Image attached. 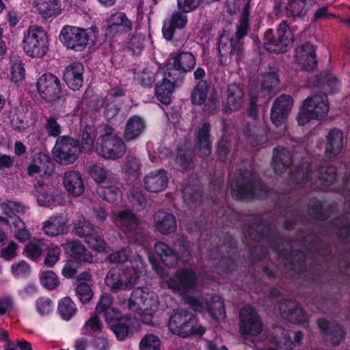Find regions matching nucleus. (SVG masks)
<instances>
[{"instance_id":"1","label":"nucleus","mask_w":350,"mask_h":350,"mask_svg":"<svg viewBox=\"0 0 350 350\" xmlns=\"http://www.w3.org/2000/svg\"><path fill=\"white\" fill-rule=\"evenodd\" d=\"M144 273L139 256L126 261L123 267L111 269L107 274L105 284L114 292L129 290L137 283Z\"/></svg>"},{"instance_id":"2","label":"nucleus","mask_w":350,"mask_h":350,"mask_svg":"<svg viewBox=\"0 0 350 350\" xmlns=\"http://www.w3.org/2000/svg\"><path fill=\"white\" fill-rule=\"evenodd\" d=\"M158 307L159 300L157 295L146 288L133 291L128 302L129 309L139 312L146 324L150 323V319L157 312Z\"/></svg>"},{"instance_id":"3","label":"nucleus","mask_w":350,"mask_h":350,"mask_svg":"<svg viewBox=\"0 0 350 350\" xmlns=\"http://www.w3.org/2000/svg\"><path fill=\"white\" fill-rule=\"evenodd\" d=\"M126 150L124 143L111 126L104 129L96 144V152L107 159L115 160L122 157Z\"/></svg>"},{"instance_id":"4","label":"nucleus","mask_w":350,"mask_h":350,"mask_svg":"<svg viewBox=\"0 0 350 350\" xmlns=\"http://www.w3.org/2000/svg\"><path fill=\"white\" fill-rule=\"evenodd\" d=\"M329 105L327 98L321 95H314L307 98L297 116L299 125L304 126L311 120H323L328 114Z\"/></svg>"},{"instance_id":"5","label":"nucleus","mask_w":350,"mask_h":350,"mask_svg":"<svg viewBox=\"0 0 350 350\" xmlns=\"http://www.w3.org/2000/svg\"><path fill=\"white\" fill-rule=\"evenodd\" d=\"M49 43L48 34L42 27L31 25L24 33L23 48L30 57H43L49 50Z\"/></svg>"},{"instance_id":"6","label":"nucleus","mask_w":350,"mask_h":350,"mask_svg":"<svg viewBox=\"0 0 350 350\" xmlns=\"http://www.w3.org/2000/svg\"><path fill=\"white\" fill-rule=\"evenodd\" d=\"M294 39L293 30L283 21L278 27L276 35L271 29L265 33V47L267 51L274 53H284L292 46Z\"/></svg>"},{"instance_id":"7","label":"nucleus","mask_w":350,"mask_h":350,"mask_svg":"<svg viewBox=\"0 0 350 350\" xmlns=\"http://www.w3.org/2000/svg\"><path fill=\"white\" fill-rule=\"evenodd\" d=\"M92 33H96L94 28L85 29L76 26L64 25L60 31L59 38L67 48L82 51L86 48Z\"/></svg>"},{"instance_id":"8","label":"nucleus","mask_w":350,"mask_h":350,"mask_svg":"<svg viewBox=\"0 0 350 350\" xmlns=\"http://www.w3.org/2000/svg\"><path fill=\"white\" fill-rule=\"evenodd\" d=\"M168 327L172 332L182 337L191 334L202 335L206 330L204 327L196 324L192 314L183 310L173 314L169 321Z\"/></svg>"},{"instance_id":"9","label":"nucleus","mask_w":350,"mask_h":350,"mask_svg":"<svg viewBox=\"0 0 350 350\" xmlns=\"http://www.w3.org/2000/svg\"><path fill=\"white\" fill-rule=\"evenodd\" d=\"M247 31V21L245 18L241 22L234 36L230 33H224L219 38L218 49L222 56L230 55L234 61L239 62L242 57V49L240 38L245 36Z\"/></svg>"},{"instance_id":"10","label":"nucleus","mask_w":350,"mask_h":350,"mask_svg":"<svg viewBox=\"0 0 350 350\" xmlns=\"http://www.w3.org/2000/svg\"><path fill=\"white\" fill-rule=\"evenodd\" d=\"M187 302L191 308L199 312H208L210 316L217 321L224 320L226 313L224 302L217 295H207L199 298L190 297Z\"/></svg>"},{"instance_id":"11","label":"nucleus","mask_w":350,"mask_h":350,"mask_svg":"<svg viewBox=\"0 0 350 350\" xmlns=\"http://www.w3.org/2000/svg\"><path fill=\"white\" fill-rule=\"evenodd\" d=\"M80 152L77 142L67 137L59 138L52 151L54 159L62 165L74 163Z\"/></svg>"},{"instance_id":"12","label":"nucleus","mask_w":350,"mask_h":350,"mask_svg":"<svg viewBox=\"0 0 350 350\" xmlns=\"http://www.w3.org/2000/svg\"><path fill=\"white\" fill-rule=\"evenodd\" d=\"M36 87L40 96L46 102L55 101L60 97V80L51 73L41 75L37 81Z\"/></svg>"},{"instance_id":"13","label":"nucleus","mask_w":350,"mask_h":350,"mask_svg":"<svg viewBox=\"0 0 350 350\" xmlns=\"http://www.w3.org/2000/svg\"><path fill=\"white\" fill-rule=\"evenodd\" d=\"M33 193L36 198L38 204L40 206L53 208L65 204L62 193L53 188L44 185L40 180H38Z\"/></svg>"},{"instance_id":"14","label":"nucleus","mask_w":350,"mask_h":350,"mask_svg":"<svg viewBox=\"0 0 350 350\" xmlns=\"http://www.w3.org/2000/svg\"><path fill=\"white\" fill-rule=\"evenodd\" d=\"M198 278L190 269H183L167 281V287L174 293L185 295L198 284Z\"/></svg>"},{"instance_id":"15","label":"nucleus","mask_w":350,"mask_h":350,"mask_svg":"<svg viewBox=\"0 0 350 350\" xmlns=\"http://www.w3.org/2000/svg\"><path fill=\"white\" fill-rule=\"evenodd\" d=\"M241 332L246 339L258 336L262 331V325L256 311L250 306L243 307L240 312Z\"/></svg>"},{"instance_id":"16","label":"nucleus","mask_w":350,"mask_h":350,"mask_svg":"<svg viewBox=\"0 0 350 350\" xmlns=\"http://www.w3.org/2000/svg\"><path fill=\"white\" fill-rule=\"evenodd\" d=\"M191 100L195 105L204 104L210 108H215L217 103L215 91L205 81H200L193 90Z\"/></svg>"},{"instance_id":"17","label":"nucleus","mask_w":350,"mask_h":350,"mask_svg":"<svg viewBox=\"0 0 350 350\" xmlns=\"http://www.w3.org/2000/svg\"><path fill=\"white\" fill-rule=\"evenodd\" d=\"M293 106L291 96L282 95L273 103L271 119L275 125H280L285 122Z\"/></svg>"},{"instance_id":"18","label":"nucleus","mask_w":350,"mask_h":350,"mask_svg":"<svg viewBox=\"0 0 350 350\" xmlns=\"http://www.w3.org/2000/svg\"><path fill=\"white\" fill-rule=\"evenodd\" d=\"M195 64L196 59L193 54L188 52H182L174 57L173 64H167L164 70L167 72L168 77H175L177 72H186L190 71Z\"/></svg>"},{"instance_id":"19","label":"nucleus","mask_w":350,"mask_h":350,"mask_svg":"<svg viewBox=\"0 0 350 350\" xmlns=\"http://www.w3.org/2000/svg\"><path fill=\"white\" fill-rule=\"evenodd\" d=\"M34 12L43 19H53L62 13L60 0H33Z\"/></svg>"},{"instance_id":"20","label":"nucleus","mask_w":350,"mask_h":350,"mask_svg":"<svg viewBox=\"0 0 350 350\" xmlns=\"http://www.w3.org/2000/svg\"><path fill=\"white\" fill-rule=\"evenodd\" d=\"M83 65L78 62L72 63L66 67L64 79L69 88L77 90L83 85Z\"/></svg>"},{"instance_id":"21","label":"nucleus","mask_w":350,"mask_h":350,"mask_svg":"<svg viewBox=\"0 0 350 350\" xmlns=\"http://www.w3.org/2000/svg\"><path fill=\"white\" fill-rule=\"evenodd\" d=\"M175 83L176 77H168L167 72L163 70V79L161 81L158 82L155 88V95L163 104L170 103Z\"/></svg>"},{"instance_id":"22","label":"nucleus","mask_w":350,"mask_h":350,"mask_svg":"<svg viewBox=\"0 0 350 350\" xmlns=\"http://www.w3.org/2000/svg\"><path fill=\"white\" fill-rule=\"evenodd\" d=\"M144 187L150 192L157 193L165 189L168 183L167 173L163 170H155L144 178Z\"/></svg>"},{"instance_id":"23","label":"nucleus","mask_w":350,"mask_h":350,"mask_svg":"<svg viewBox=\"0 0 350 350\" xmlns=\"http://www.w3.org/2000/svg\"><path fill=\"white\" fill-rule=\"evenodd\" d=\"M187 14L178 10L172 13L170 18L163 22L162 31L166 40L172 38L176 28L183 29L186 26L188 21Z\"/></svg>"},{"instance_id":"24","label":"nucleus","mask_w":350,"mask_h":350,"mask_svg":"<svg viewBox=\"0 0 350 350\" xmlns=\"http://www.w3.org/2000/svg\"><path fill=\"white\" fill-rule=\"evenodd\" d=\"M42 230L50 237L66 234L68 231V221L62 215L51 216L43 223Z\"/></svg>"},{"instance_id":"25","label":"nucleus","mask_w":350,"mask_h":350,"mask_svg":"<svg viewBox=\"0 0 350 350\" xmlns=\"http://www.w3.org/2000/svg\"><path fill=\"white\" fill-rule=\"evenodd\" d=\"M53 170L50 158L45 154H36L28 168L29 174L34 176L39 174L40 176L48 178Z\"/></svg>"},{"instance_id":"26","label":"nucleus","mask_w":350,"mask_h":350,"mask_svg":"<svg viewBox=\"0 0 350 350\" xmlns=\"http://www.w3.org/2000/svg\"><path fill=\"white\" fill-rule=\"evenodd\" d=\"M96 312L103 314L106 322L111 325L119 321L122 317L119 310L113 306L111 299L107 295L100 298L96 306Z\"/></svg>"},{"instance_id":"27","label":"nucleus","mask_w":350,"mask_h":350,"mask_svg":"<svg viewBox=\"0 0 350 350\" xmlns=\"http://www.w3.org/2000/svg\"><path fill=\"white\" fill-rule=\"evenodd\" d=\"M154 226L160 233L167 234L176 230V220L175 217L171 213L159 211L154 215Z\"/></svg>"},{"instance_id":"28","label":"nucleus","mask_w":350,"mask_h":350,"mask_svg":"<svg viewBox=\"0 0 350 350\" xmlns=\"http://www.w3.org/2000/svg\"><path fill=\"white\" fill-rule=\"evenodd\" d=\"M279 310L284 319L295 323H301L306 321L305 314L295 302L285 300L281 303Z\"/></svg>"},{"instance_id":"29","label":"nucleus","mask_w":350,"mask_h":350,"mask_svg":"<svg viewBox=\"0 0 350 350\" xmlns=\"http://www.w3.org/2000/svg\"><path fill=\"white\" fill-rule=\"evenodd\" d=\"M296 61L306 70L312 69L316 64L314 46L307 43L296 49Z\"/></svg>"},{"instance_id":"30","label":"nucleus","mask_w":350,"mask_h":350,"mask_svg":"<svg viewBox=\"0 0 350 350\" xmlns=\"http://www.w3.org/2000/svg\"><path fill=\"white\" fill-rule=\"evenodd\" d=\"M63 185L65 189L72 196L77 197L83 194L84 184L81 175L76 172H66Z\"/></svg>"},{"instance_id":"31","label":"nucleus","mask_w":350,"mask_h":350,"mask_svg":"<svg viewBox=\"0 0 350 350\" xmlns=\"http://www.w3.org/2000/svg\"><path fill=\"white\" fill-rule=\"evenodd\" d=\"M343 146V134L340 130L332 129L327 136L325 154L328 157L338 154Z\"/></svg>"},{"instance_id":"32","label":"nucleus","mask_w":350,"mask_h":350,"mask_svg":"<svg viewBox=\"0 0 350 350\" xmlns=\"http://www.w3.org/2000/svg\"><path fill=\"white\" fill-rule=\"evenodd\" d=\"M146 122L144 120L137 116L131 117L126 124L124 137L127 141L137 138L145 130Z\"/></svg>"},{"instance_id":"33","label":"nucleus","mask_w":350,"mask_h":350,"mask_svg":"<svg viewBox=\"0 0 350 350\" xmlns=\"http://www.w3.org/2000/svg\"><path fill=\"white\" fill-rule=\"evenodd\" d=\"M64 248L67 252H69L72 259L78 261L92 262L93 258L90 252L85 247L77 241H69L64 245Z\"/></svg>"},{"instance_id":"34","label":"nucleus","mask_w":350,"mask_h":350,"mask_svg":"<svg viewBox=\"0 0 350 350\" xmlns=\"http://www.w3.org/2000/svg\"><path fill=\"white\" fill-rule=\"evenodd\" d=\"M320 329L326 336L327 340H329L334 345H338L344 338V332L338 325H330L325 320L320 319L318 321Z\"/></svg>"},{"instance_id":"35","label":"nucleus","mask_w":350,"mask_h":350,"mask_svg":"<svg viewBox=\"0 0 350 350\" xmlns=\"http://www.w3.org/2000/svg\"><path fill=\"white\" fill-rule=\"evenodd\" d=\"M291 163L289 151L283 147L275 149L273 157V167L276 173H281Z\"/></svg>"},{"instance_id":"36","label":"nucleus","mask_w":350,"mask_h":350,"mask_svg":"<svg viewBox=\"0 0 350 350\" xmlns=\"http://www.w3.org/2000/svg\"><path fill=\"white\" fill-rule=\"evenodd\" d=\"M132 27L131 21L122 12L116 13L109 20L108 31L109 33L113 32H126Z\"/></svg>"},{"instance_id":"37","label":"nucleus","mask_w":350,"mask_h":350,"mask_svg":"<svg viewBox=\"0 0 350 350\" xmlns=\"http://www.w3.org/2000/svg\"><path fill=\"white\" fill-rule=\"evenodd\" d=\"M243 95L242 88L239 85L232 84L228 86L227 105L230 110H238L242 107Z\"/></svg>"},{"instance_id":"38","label":"nucleus","mask_w":350,"mask_h":350,"mask_svg":"<svg viewBox=\"0 0 350 350\" xmlns=\"http://www.w3.org/2000/svg\"><path fill=\"white\" fill-rule=\"evenodd\" d=\"M209 130V124L206 123L200 128L198 131V145L202 157H208L211 152Z\"/></svg>"},{"instance_id":"39","label":"nucleus","mask_w":350,"mask_h":350,"mask_svg":"<svg viewBox=\"0 0 350 350\" xmlns=\"http://www.w3.org/2000/svg\"><path fill=\"white\" fill-rule=\"evenodd\" d=\"M113 219L117 226L125 227L131 231L135 230L138 225V219L129 211L118 212L114 215Z\"/></svg>"},{"instance_id":"40","label":"nucleus","mask_w":350,"mask_h":350,"mask_svg":"<svg viewBox=\"0 0 350 350\" xmlns=\"http://www.w3.org/2000/svg\"><path fill=\"white\" fill-rule=\"evenodd\" d=\"M156 254L162 262L167 266L172 267L175 265L178 256L175 252L163 243H157L154 246Z\"/></svg>"},{"instance_id":"41","label":"nucleus","mask_w":350,"mask_h":350,"mask_svg":"<svg viewBox=\"0 0 350 350\" xmlns=\"http://www.w3.org/2000/svg\"><path fill=\"white\" fill-rule=\"evenodd\" d=\"M57 311L64 320L68 321L75 315L77 308L76 304L70 297H65L59 301Z\"/></svg>"},{"instance_id":"42","label":"nucleus","mask_w":350,"mask_h":350,"mask_svg":"<svg viewBox=\"0 0 350 350\" xmlns=\"http://www.w3.org/2000/svg\"><path fill=\"white\" fill-rule=\"evenodd\" d=\"M309 8L306 0H288L286 6L288 15L296 18L304 16Z\"/></svg>"},{"instance_id":"43","label":"nucleus","mask_w":350,"mask_h":350,"mask_svg":"<svg viewBox=\"0 0 350 350\" xmlns=\"http://www.w3.org/2000/svg\"><path fill=\"white\" fill-rule=\"evenodd\" d=\"M135 321L131 319H120L119 321L111 325V329L119 340H124L128 335L129 331H132Z\"/></svg>"},{"instance_id":"44","label":"nucleus","mask_w":350,"mask_h":350,"mask_svg":"<svg viewBox=\"0 0 350 350\" xmlns=\"http://www.w3.org/2000/svg\"><path fill=\"white\" fill-rule=\"evenodd\" d=\"M45 249L46 244L43 241L33 240L25 246L23 254L27 258L36 260L40 257Z\"/></svg>"},{"instance_id":"45","label":"nucleus","mask_w":350,"mask_h":350,"mask_svg":"<svg viewBox=\"0 0 350 350\" xmlns=\"http://www.w3.org/2000/svg\"><path fill=\"white\" fill-rule=\"evenodd\" d=\"M0 210L3 215L11 217L16 213L25 212L26 207L20 202L6 200L0 202Z\"/></svg>"},{"instance_id":"46","label":"nucleus","mask_w":350,"mask_h":350,"mask_svg":"<svg viewBox=\"0 0 350 350\" xmlns=\"http://www.w3.org/2000/svg\"><path fill=\"white\" fill-rule=\"evenodd\" d=\"M25 70L23 64L21 61H12L8 75L10 81L15 84H19L25 79Z\"/></svg>"},{"instance_id":"47","label":"nucleus","mask_w":350,"mask_h":350,"mask_svg":"<svg viewBox=\"0 0 350 350\" xmlns=\"http://www.w3.org/2000/svg\"><path fill=\"white\" fill-rule=\"evenodd\" d=\"M40 280L42 285L49 290H53L59 284L57 275L51 270L42 271Z\"/></svg>"},{"instance_id":"48","label":"nucleus","mask_w":350,"mask_h":350,"mask_svg":"<svg viewBox=\"0 0 350 350\" xmlns=\"http://www.w3.org/2000/svg\"><path fill=\"white\" fill-rule=\"evenodd\" d=\"M277 338H274L272 340L278 345L280 347L287 350L292 349L294 347V342L291 341V336L288 333L286 332L284 329L278 327L274 331Z\"/></svg>"},{"instance_id":"49","label":"nucleus","mask_w":350,"mask_h":350,"mask_svg":"<svg viewBox=\"0 0 350 350\" xmlns=\"http://www.w3.org/2000/svg\"><path fill=\"white\" fill-rule=\"evenodd\" d=\"M96 131L92 126H85L82 133V148L85 151H90L93 148L94 141L96 137Z\"/></svg>"},{"instance_id":"50","label":"nucleus","mask_w":350,"mask_h":350,"mask_svg":"<svg viewBox=\"0 0 350 350\" xmlns=\"http://www.w3.org/2000/svg\"><path fill=\"white\" fill-rule=\"evenodd\" d=\"M73 230L76 235L85 239L94 231L92 226L83 217L79 218L75 223Z\"/></svg>"},{"instance_id":"51","label":"nucleus","mask_w":350,"mask_h":350,"mask_svg":"<svg viewBox=\"0 0 350 350\" xmlns=\"http://www.w3.org/2000/svg\"><path fill=\"white\" fill-rule=\"evenodd\" d=\"M232 195L237 199H245L254 195V185L252 183L239 186L237 184L231 185Z\"/></svg>"},{"instance_id":"52","label":"nucleus","mask_w":350,"mask_h":350,"mask_svg":"<svg viewBox=\"0 0 350 350\" xmlns=\"http://www.w3.org/2000/svg\"><path fill=\"white\" fill-rule=\"evenodd\" d=\"M102 324L98 316L94 314L85 322L83 327V333L84 334L92 335L101 331Z\"/></svg>"},{"instance_id":"53","label":"nucleus","mask_w":350,"mask_h":350,"mask_svg":"<svg viewBox=\"0 0 350 350\" xmlns=\"http://www.w3.org/2000/svg\"><path fill=\"white\" fill-rule=\"evenodd\" d=\"M15 230H14V237L21 242H25L31 237L29 232L26 229L25 224L19 218H16L13 223Z\"/></svg>"},{"instance_id":"54","label":"nucleus","mask_w":350,"mask_h":350,"mask_svg":"<svg viewBox=\"0 0 350 350\" xmlns=\"http://www.w3.org/2000/svg\"><path fill=\"white\" fill-rule=\"evenodd\" d=\"M92 284L85 282L79 283L76 287V295L83 303L89 302L93 297Z\"/></svg>"},{"instance_id":"55","label":"nucleus","mask_w":350,"mask_h":350,"mask_svg":"<svg viewBox=\"0 0 350 350\" xmlns=\"http://www.w3.org/2000/svg\"><path fill=\"white\" fill-rule=\"evenodd\" d=\"M319 179L325 185H329L336 180V170L333 167H321L319 170L316 172Z\"/></svg>"},{"instance_id":"56","label":"nucleus","mask_w":350,"mask_h":350,"mask_svg":"<svg viewBox=\"0 0 350 350\" xmlns=\"http://www.w3.org/2000/svg\"><path fill=\"white\" fill-rule=\"evenodd\" d=\"M62 250L57 245H51L47 248L46 254L44 260L45 265L48 267H53L59 260Z\"/></svg>"},{"instance_id":"57","label":"nucleus","mask_w":350,"mask_h":350,"mask_svg":"<svg viewBox=\"0 0 350 350\" xmlns=\"http://www.w3.org/2000/svg\"><path fill=\"white\" fill-rule=\"evenodd\" d=\"M139 347L140 350H160L161 342L157 336L148 334L142 339Z\"/></svg>"},{"instance_id":"58","label":"nucleus","mask_w":350,"mask_h":350,"mask_svg":"<svg viewBox=\"0 0 350 350\" xmlns=\"http://www.w3.org/2000/svg\"><path fill=\"white\" fill-rule=\"evenodd\" d=\"M79 268V262L76 259L70 258L65 262L62 269V275L67 279L72 278Z\"/></svg>"},{"instance_id":"59","label":"nucleus","mask_w":350,"mask_h":350,"mask_svg":"<svg viewBox=\"0 0 350 350\" xmlns=\"http://www.w3.org/2000/svg\"><path fill=\"white\" fill-rule=\"evenodd\" d=\"M11 273L17 278L25 277L30 273V267L25 260L13 263L10 267Z\"/></svg>"},{"instance_id":"60","label":"nucleus","mask_w":350,"mask_h":350,"mask_svg":"<svg viewBox=\"0 0 350 350\" xmlns=\"http://www.w3.org/2000/svg\"><path fill=\"white\" fill-rule=\"evenodd\" d=\"M157 69L150 66L146 67L143 71L136 75L137 79L143 85H150L154 81L155 72Z\"/></svg>"},{"instance_id":"61","label":"nucleus","mask_w":350,"mask_h":350,"mask_svg":"<svg viewBox=\"0 0 350 350\" xmlns=\"http://www.w3.org/2000/svg\"><path fill=\"white\" fill-rule=\"evenodd\" d=\"M44 128L49 136L57 137L61 133V126L57 122V118L54 116L47 118Z\"/></svg>"},{"instance_id":"62","label":"nucleus","mask_w":350,"mask_h":350,"mask_svg":"<svg viewBox=\"0 0 350 350\" xmlns=\"http://www.w3.org/2000/svg\"><path fill=\"white\" fill-rule=\"evenodd\" d=\"M98 193L105 200L109 202L115 201L119 196V189L114 186L105 187L100 186L98 188Z\"/></svg>"},{"instance_id":"63","label":"nucleus","mask_w":350,"mask_h":350,"mask_svg":"<svg viewBox=\"0 0 350 350\" xmlns=\"http://www.w3.org/2000/svg\"><path fill=\"white\" fill-rule=\"evenodd\" d=\"M37 312L42 316L49 314L53 310L52 301L47 297H41L36 301Z\"/></svg>"},{"instance_id":"64","label":"nucleus","mask_w":350,"mask_h":350,"mask_svg":"<svg viewBox=\"0 0 350 350\" xmlns=\"http://www.w3.org/2000/svg\"><path fill=\"white\" fill-rule=\"evenodd\" d=\"M85 241L95 251L103 252L105 250V241L97 235H94L93 232L85 238Z\"/></svg>"}]
</instances>
